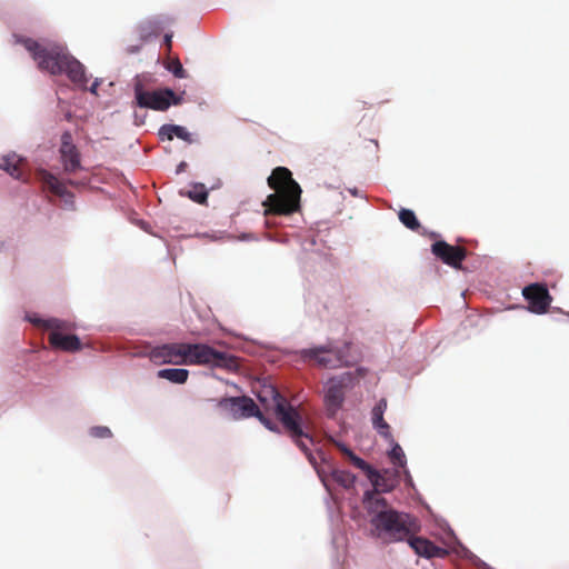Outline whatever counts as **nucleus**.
Masks as SVG:
<instances>
[{
	"label": "nucleus",
	"instance_id": "1",
	"mask_svg": "<svg viewBox=\"0 0 569 569\" xmlns=\"http://www.w3.org/2000/svg\"><path fill=\"white\" fill-rule=\"evenodd\" d=\"M366 501L370 512L376 516L371 519V523L379 531L386 532L393 541L408 540L413 551L425 558H443L447 550L436 546L426 538L413 537L420 526L418 520L409 513L399 512L393 509H387V500L377 495L376 491L366 493Z\"/></svg>",
	"mask_w": 569,
	"mask_h": 569
},
{
	"label": "nucleus",
	"instance_id": "2",
	"mask_svg": "<svg viewBox=\"0 0 569 569\" xmlns=\"http://www.w3.org/2000/svg\"><path fill=\"white\" fill-rule=\"evenodd\" d=\"M13 39L16 43L22 44L30 52L41 71H47L52 76L64 73L78 88L88 89L91 93L97 94L100 82L94 80L91 87L88 88L89 78L86 74L84 66L71 56L63 46L57 43L44 46L37 40L19 34H14Z\"/></svg>",
	"mask_w": 569,
	"mask_h": 569
},
{
	"label": "nucleus",
	"instance_id": "3",
	"mask_svg": "<svg viewBox=\"0 0 569 569\" xmlns=\"http://www.w3.org/2000/svg\"><path fill=\"white\" fill-rule=\"evenodd\" d=\"M150 359L156 365H191L236 371L238 358L206 343H164L151 349Z\"/></svg>",
	"mask_w": 569,
	"mask_h": 569
},
{
	"label": "nucleus",
	"instance_id": "4",
	"mask_svg": "<svg viewBox=\"0 0 569 569\" xmlns=\"http://www.w3.org/2000/svg\"><path fill=\"white\" fill-rule=\"evenodd\" d=\"M258 399L263 410L276 416L289 437L312 461L311 446H313V439L301 412L271 385L261 388L258 392Z\"/></svg>",
	"mask_w": 569,
	"mask_h": 569
},
{
	"label": "nucleus",
	"instance_id": "5",
	"mask_svg": "<svg viewBox=\"0 0 569 569\" xmlns=\"http://www.w3.org/2000/svg\"><path fill=\"white\" fill-rule=\"evenodd\" d=\"M268 186L274 191L263 201L264 216H290L301 208V188L286 167H277L268 178Z\"/></svg>",
	"mask_w": 569,
	"mask_h": 569
},
{
	"label": "nucleus",
	"instance_id": "6",
	"mask_svg": "<svg viewBox=\"0 0 569 569\" xmlns=\"http://www.w3.org/2000/svg\"><path fill=\"white\" fill-rule=\"evenodd\" d=\"M32 322L39 327L50 330L48 340L53 349L64 352H76L81 349L82 345L79 337L68 333L72 329V325L70 322L57 318L47 320L37 319Z\"/></svg>",
	"mask_w": 569,
	"mask_h": 569
},
{
	"label": "nucleus",
	"instance_id": "7",
	"mask_svg": "<svg viewBox=\"0 0 569 569\" xmlns=\"http://www.w3.org/2000/svg\"><path fill=\"white\" fill-rule=\"evenodd\" d=\"M218 406L221 409L229 410L237 419L257 417L266 428L271 431L277 430V426L263 415L254 401L249 397H224L219 400Z\"/></svg>",
	"mask_w": 569,
	"mask_h": 569
},
{
	"label": "nucleus",
	"instance_id": "8",
	"mask_svg": "<svg viewBox=\"0 0 569 569\" xmlns=\"http://www.w3.org/2000/svg\"><path fill=\"white\" fill-rule=\"evenodd\" d=\"M301 358L323 369H338L349 365L342 349L330 345L303 349Z\"/></svg>",
	"mask_w": 569,
	"mask_h": 569
},
{
	"label": "nucleus",
	"instance_id": "9",
	"mask_svg": "<svg viewBox=\"0 0 569 569\" xmlns=\"http://www.w3.org/2000/svg\"><path fill=\"white\" fill-rule=\"evenodd\" d=\"M134 93L139 107L157 111H166L172 104H180L182 100V98L177 97L171 89L144 91L141 86H137Z\"/></svg>",
	"mask_w": 569,
	"mask_h": 569
},
{
	"label": "nucleus",
	"instance_id": "10",
	"mask_svg": "<svg viewBox=\"0 0 569 569\" xmlns=\"http://www.w3.org/2000/svg\"><path fill=\"white\" fill-rule=\"evenodd\" d=\"M59 157L63 172L71 174L82 169L81 153L70 131H64L60 137Z\"/></svg>",
	"mask_w": 569,
	"mask_h": 569
},
{
	"label": "nucleus",
	"instance_id": "11",
	"mask_svg": "<svg viewBox=\"0 0 569 569\" xmlns=\"http://www.w3.org/2000/svg\"><path fill=\"white\" fill-rule=\"evenodd\" d=\"M522 295L529 303V310L533 313H546L552 302V297L542 283H531L525 287Z\"/></svg>",
	"mask_w": 569,
	"mask_h": 569
},
{
	"label": "nucleus",
	"instance_id": "12",
	"mask_svg": "<svg viewBox=\"0 0 569 569\" xmlns=\"http://www.w3.org/2000/svg\"><path fill=\"white\" fill-rule=\"evenodd\" d=\"M431 252L443 263L460 269L462 261L467 257V250L463 247L451 246L443 240L431 244Z\"/></svg>",
	"mask_w": 569,
	"mask_h": 569
},
{
	"label": "nucleus",
	"instance_id": "13",
	"mask_svg": "<svg viewBox=\"0 0 569 569\" xmlns=\"http://www.w3.org/2000/svg\"><path fill=\"white\" fill-rule=\"evenodd\" d=\"M38 177L43 186L53 194L61 198L66 204L73 206V193L67 189L64 182L47 170H40Z\"/></svg>",
	"mask_w": 569,
	"mask_h": 569
},
{
	"label": "nucleus",
	"instance_id": "14",
	"mask_svg": "<svg viewBox=\"0 0 569 569\" xmlns=\"http://www.w3.org/2000/svg\"><path fill=\"white\" fill-rule=\"evenodd\" d=\"M338 448L356 468L362 470L366 473V476L372 482L376 489L383 488V490H388L387 488H385L382 483L383 478L381 477V475L376 469H373L367 461L356 456L345 445H338Z\"/></svg>",
	"mask_w": 569,
	"mask_h": 569
},
{
	"label": "nucleus",
	"instance_id": "15",
	"mask_svg": "<svg viewBox=\"0 0 569 569\" xmlns=\"http://www.w3.org/2000/svg\"><path fill=\"white\" fill-rule=\"evenodd\" d=\"M326 403L328 410L331 415H335L336 411L342 406L345 400L343 385L338 380H330L329 387L326 391Z\"/></svg>",
	"mask_w": 569,
	"mask_h": 569
},
{
	"label": "nucleus",
	"instance_id": "16",
	"mask_svg": "<svg viewBox=\"0 0 569 569\" xmlns=\"http://www.w3.org/2000/svg\"><path fill=\"white\" fill-rule=\"evenodd\" d=\"M0 169L16 179H23L24 161L16 153L2 156L0 157Z\"/></svg>",
	"mask_w": 569,
	"mask_h": 569
},
{
	"label": "nucleus",
	"instance_id": "17",
	"mask_svg": "<svg viewBox=\"0 0 569 569\" xmlns=\"http://www.w3.org/2000/svg\"><path fill=\"white\" fill-rule=\"evenodd\" d=\"M159 137L161 140H172L177 137L188 143L193 141L191 133L184 127L177 124H163L159 130Z\"/></svg>",
	"mask_w": 569,
	"mask_h": 569
},
{
	"label": "nucleus",
	"instance_id": "18",
	"mask_svg": "<svg viewBox=\"0 0 569 569\" xmlns=\"http://www.w3.org/2000/svg\"><path fill=\"white\" fill-rule=\"evenodd\" d=\"M157 376L158 378L166 379L172 383L182 385L187 382L189 371L187 369L169 368L159 370Z\"/></svg>",
	"mask_w": 569,
	"mask_h": 569
},
{
	"label": "nucleus",
	"instance_id": "19",
	"mask_svg": "<svg viewBox=\"0 0 569 569\" xmlns=\"http://www.w3.org/2000/svg\"><path fill=\"white\" fill-rule=\"evenodd\" d=\"M372 426L383 438H391L390 426L385 421L383 412L372 410Z\"/></svg>",
	"mask_w": 569,
	"mask_h": 569
},
{
	"label": "nucleus",
	"instance_id": "20",
	"mask_svg": "<svg viewBox=\"0 0 569 569\" xmlns=\"http://www.w3.org/2000/svg\"><path fill=\"white\" fill-rule=\"evenodd\" d=\"M398 217L408 229L417 231L420 228V222L412 210L403 208L399 211Z\"/></svg>",
	"mask_w": 569,
	"mask_h": 569
},
{
	"label": "nucleus",
	"instance_id": "21",
	"mask_svg": "<svg viewBox=\"0 0 569 569\" xmlns=\"http://www.w3.org/2000/svg\"><path fill=\"white\" fill-rule=\"evenodd\" d=\"M332 479L346 489L355 485L356 476L347 470L335 469L331 473Z\"/></svg>",
	"mask_w": 569,
	"mask_h": 569
},
{
	"label": "nucleus",
	"instance_id": "22",
	"mask_svg": "<svg viewBox=\"0 0 569 569\" xmlns=\"http://www.w3.org/2000/svg\"><path fill=\"white\" fill-rule=\"evenodd\" d=\"M389 457L393 465H396L398 467H405L406 456H405L402 448L398 443H396L392 447L391 451L389 452Z\"/></svg>",
	"mask_w": 569,
	"mask_h": 569
},
{
	"label": "nucleus",
	"instance_id": "23",
	"mask_svg": "<svg viewBox=\"0 0 569 569\" xmlns=\"http://www.w3.org/2000/svg\"><path fill=\"white\" fill-rule=\"evenodd\" d=\"M188 196L198 203H204L208 198V192L203 184H196L193 189L188 192Z\"/></svg>",
	"mask_w": 569,
	"mask_h": 569
},
{
	"label": "nucleus",
	"instance_id": "24",
	"mask_svg": "<svg viewBox=\"0 0 569 569\" xmlns=\"http://www.w3.org/2000/svg\"><path fill=\"white\" fill-rule=\"evenodd\" d=\"M90 435L94 438H109L112 436V432L108 427L96 426L90 429Z\"/></svg>",
	"mask_w": 569,
	"mask_h": 569
},
{
	"label": "nucleus",
	"instance_id": "25",
	"mask_svg": "<svg viewBox=\"0 0 569 569\" xmlns=\"http://www.w3.org/2000/svg\"><path fill=\"white\" fill-rule=\"evenodd\" d=\"M168 69L174 74V77L177 78H184L186 77V71L182 67V64L180 63V61L177 59L174 61H172V63L168 67Z\"/></svg>",
	"mask_w": 569,
	"mask_h": 569
},
{
	"label": "nucleus",
	"instance_id": "26",
	"mask_svg": "<svg viewBox=\"0 0 569 569\" xmlns=\"http://www.w3.org/2000/svg\"><path fill=\"white\" fill-rule=\"evenodd\" d=\"M386 409H387V400L382 398V399H380V400L378 401V403L373 407V409H372V410H373V411H377V412H379V411H380V412H383V413H385Z\"/></svg>",
	"mask_w": 569,
	"mask_h": 569
},
{
	"label": "nucleus",
	"instance_id": "27",
	"mask_svg": "<svg viewBox=\"0 0 569 569\" xmlns=\"http://www.w3.org/2000/svg\"><path fill=\"white\" fill-rule=\"evenodd\" d=\"M163 42H164V46L167 47V49L170 51L171 50V46H172V36L171 34H166Z\"/></svg>",
	"mask_w": 569,
	"mask_h": 569
},
{
	"label": "nucleus",
	"instance_id": "28",
	"mask_svg": "<svg viewBox=\"0 0 569 569\" xmlns=\"http://www.w3.org/2000/svg\"><path fill=\"white\" fill-rule=\"evenodd\" d=\"M68 183H69L70 186H78V183H77L76 181H73V180H69V181H68Z\"/></svg>",
	"mask_w": 569,
	"mask_h": 569
}]
</instances>
